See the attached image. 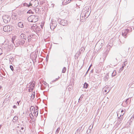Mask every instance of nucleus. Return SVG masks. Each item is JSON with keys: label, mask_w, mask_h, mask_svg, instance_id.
I'll return each mask as SVG.
<instances>
[{"label": "nucleus", "mask_w": 134, "mask_h": 134, "mask_svg": "<svg viewBox=\"0 0 134 134\" xmlns=\"http://www.w3.org/2000/svg\"><path fill=\"white\" fill-rule=\"evenodd\" d=\"M120 42L121 43H124L125 42V40L124 41H122V40L120 41Z\"/></svg>", "instance_id": "79ce46f5"}, {"label": "nucleus", "mask_w": 134, "mask_h": 134, "mask_svg": "<svg viewBox=\"0 0 134 134\" xmlns=\"http://www.w3.org/2000/svg\"><path fill=\"white\" fill-rule=\"evenodd\" d=\"M10 68L12 71H14L13 67L12 65H10Z\"/></svg>", "instance_id": "c9c22d12"}, {"label": "nucleus", "mask_w": 134, "mask_h": 134, "mask_svg": "<svg viewBox=\"0 0 134 134\" xmlns=\"http://www.w3.org/2000/svg\"><path fill=\"white\" fill-rule=\"evenodd\" d=\"M19 102H18H18H17V103H18V105H19Z\"/></svg>", "instance_id": "8fccbe9b"}, {"label": "nucleus", "mask_w": 134, "mask_h": 134, "mask_svg": "<svg viewBox=\"0 0 134 134\" xmlns=\"http://www.w3.org/2000/svg\"><path fill=\"white\" fill-rule=\"evenodd\" d=\"M132 29L131 27H128V28L125 29L124 30L122 31V35L125 38H126L127 36V34L130 31H132Z\"/></svg>", "instance_id": "20e7f679"}, {"label": "nucleus", "mask_w": 134, "mask_h": 134, "mask_svg": "<svg viewBox=\"0 0 134 134\" xmlns=\"http://www.w3.org/2000/svg\"><path fill=\"white\" fill-rule=\"evenodd\" d=\"M81 98H80H80H79V101H81Z\"/></svg>", "instance_id": "3c124183"}, {"label": "nucleus", "mask_w": 134, "mask_h": 134, "mask_svg": "<svg viewBox=\"0 0 134 134\" xmlns=\"http://www.w3.org/2000/svg\"><path fill=\"white\" fill-rule=\"evenodd\" d=\"M82 127H79L77 130L75 132V134H80V131L81 130Z\"/></svg>", "instance_id": "f3484780"}, {"label": "nucleus", "mask_w": 134, "mask_h": 134, "mask_svg": "<svg viewBox=\"0 0 134 134\" xmlns=\"http://www.w3.org/2000/svg\"><path fill=\"white\" fill-rule=\"evenodd\" d=\"M103 41L102 40H100L98 42L96 45V47H99V49H100L103 45V43H102Z\"/></svg>", "instance_id": "1a4fd4ad"}, {"label": "nucleus", "mask_w": 134, "mask_h": 134, "mask_svg": "<svg viewBox=\"0 0 134 134\" xmlns=\"http://www.w3.org/2000/svg\"><path fill=\"white\" fill-rule=\"evenodd\" d=\"M2 88V86H0V90Z\"/></svg>", "instance_id": "bf43d9fd"}, {"label": "nucleus", "mask_w": 134, "mask_h": 134, "mask_svg": "<svg viewBox=\"0 0 134 134\" xmlns=\"http://www.w3.org/2000/svg\"><path fill=\"white\" fill-rule=\"evenodd\" d=\"M83 94L81 95V97H80V98H81V99H82L83 97Z\"/></svg>", "instance_id": "de8ad7c7"}, {"label": "nucleus", "mask_w": 134, "mask_h": 134, "mask_svg": "<svg viewBox=\"0 0 134 134\" xmlns=\"http://www.w3.org/2000/svg\"><path fill=\"white\" fill-rule=\"evenodd\" d=\"M133 119H134V116H133Z\"/></svg>", "instance_id": "774afa93"}, {"label": "nucleus", "mask_w": 134, "mask_h": 134, "mask_svg": "<svg viewBox=\"0 0 134 134\" xmlns=\"http://www.w3.org/2000/svg\"><path fill=\"white\" fill-rule=\"evenodd\" d=\"M38 17L37 15H31L28 17V21L30 22H36L38 21Z\"/></svg>", "instance_id": "7ed1b4c3"}, {"label": "nucleus", "mask_w": 134, "mask_h": 134, "mask_svg": "<svg viewBox=\"0 0 134 134\" xmlns=\"http://www.w3.org/2000/svg\"><path fill=\"white\" fill-rule=\"evenodd\" d=\"M34 36V35L33 34H31L28 36L27 37L28 42H30V41H31L32 38H33V37Z\"/></svg>", "instance_id": "2eb2a0df"}, {"label": "nucleus", "mask_w": 134, "mask_h": 134, "mask_svg": "<svg viewBox=\"0 0 134 134\" xmlns=\"http://www.w3.org/2000/svg\"><path fill=\"white\" fill-rule=\"evenodd\" d=\"M10 61H11V60H10Z\"/></svg>", "instance_id": "0e129e2a"}, {"label": "nucleus", "mask_w": 134, "mask_h": 134, "mask_svg": "<svg viewBox=\"0 0 134 134\" xmlns=\"http://www.w3.org/2000/svg\"><path fill=\"white\" fill-rule=\"evenodd\" d=\"M12 17L13 19L14 20L16 19H17V15H15L13 14L12 16Z\"/></svg>", "instance_id": "a878e982"}, {"label": "nucleus", "mask_w": 134, "mask_h": 134, "mask_svg": "<svg viewBox=\"0 0 134 134\" xmlns=\"http://www.w3.org/2000/svg\"><path fill=\"white\" fill-rule=\"evenodd\" d=\"M35 56H36V54H35ZM37 57V55H36V56H35V58H34L36 59V58Z\"/></svg>", "instance_id": "864d4df0"}, {"label": "nucleus", "mask_w": 134, "mask_h": 134, "mask_svg": "<svg viewBox=\"0 0 134 134\" xmlns=\"http://www.w3.org/2000/svg\"><path fill=\"white\" fill-rule=\"evenodd\" d=\"M109 76L108 74H107L106 75L105 77L104 78V80L105 81H107L109 79Z\"/></svg>", "instance_id": "4be33fe9"}, {"label": "nucleus", "mask_w": 134, "mask_h": 134, "mask_svg": "<svg viewBox=\"0 0 134 134\" xmlns=\"http://www.w3.org/2000/svg\"><path fill=\"white\" fill-rule=\"evenodd\" d=\"M3 53V52L2 49L0 48V55Z\"/></svg>", "instance_id": "4c0bfd02"}, {"label": "nucleus", "mask_w": 134, "mask_h": 134, "mask_svg": "<svg viewBox=\"0 0 134 134\" xmlns=\"http://www.w3.org/2000/svg\"><path fill=\"white\" fill-rule=\"evenodd\" d=\"M37 108L35 109V107H34L31 106L30 108V110L31 112L36 117H37L38 114V108L37 106Z\"/></svg>", "instance_id": "423d86ee"}, {"label": "nucleus", "mask_w": 134, "mask_h": 134, "mask_svg": "<svg viewBox=\"0 0 134 134\" xmlns=\"http://www.w3.org/2000/svg\"><path fill=\"white\" fill-rule=\"evenodd\" d=\"M70 2V1H68V0H64L62 3L63 4L65 5L68 4Z\"/></svg>", "instance_id": "412c9836"}, {"label": "nucleus", "mask_w": 134, "mask_h": 134, "mask_svg": "<svg viewBox=\"0 0 134 134\" xmlns=\"http://www.w3.org/2000/svg\"><path fill=\"white\" fill-rule=\"evenodd\" d=\"M83 50H85V49H84V48H80V51H83Z\"/></svg>", "instance_id": "58836bf2"}, {"label": "nucleus", "mask_w": 134, "mask_h": 134, "mask_svg": "<svg viewBox=\"0 0 134 134\" xmlns=\"http://www.w3.org/2000/svg\"><path fill=\"white\" fill-rule=\"evenodd\" d=\"M2 127V125H0V129H1V128Z\"/></svg>", "instance_id": "4d7b16f0"}, {"label": "nucleus", "mask_w": 134, "mask_h": 134, "mask_svg": "<svg viewBox=\"0 0 134 134\" xmlns=\"http://www.w3.org/2000/svg\"><path fill=\"white\" fill-rule=\"evenodd\" d=\"M40 28L38 26L37 27L36 29H35L34 31L35 32H37V31H40Z\"/></svg>", "instance_id": "b1692460"}, {"label": "nucleus", "mask_w": 134, "mask_h": 134, "mask_svg": "<svg viewBox=\"0 0 134 134\" xmlns=\"http://www.w3.org/2000/svg\"><path fill=\"white\" fill-rule=\"evenodd\" d=\"M30 117L31 118H32V117H33L34 115H33L32 113L31 114H31H30Z\"/></svg>", "instance_id": "a19ab883"}, {"label": "nucleus", "mask_w": 134, "mask_h": 134, "mask_svg": "<svg viewBox=\"0 0 134 134\" xmlns=\"http://www.w3.org/2000/svg\"><path fill=\"white\" fill-rule=\"evenodd\" d=\"M90 8L89 6H86L82 10L81 13L82 15H84L85 19L86 18H87L90 14L91 11L90 10Z\"/></svg>", "instance_id": "f257e3e1"}, {"label": "nucleus", "mask_w": 134, "mask_h": 134, "mask_svg": "<svg viewBox=\"0 0 134 134\" xmlns=\"http://www.w3.org/2000/svg\"><path fill=\"white\" fill-rule=\"evenodd\" d=\"M87 72H88L87 71L86 73V74H87Z\"/></svg>", "instance_id": "69168bd1"}, {"label": "nucleus", "mask_w": 134, "mask_h": 134, "mask_svg": "<svg viewBox=\"0 0 134 134\" xmlns=\"http://www.w3.org/2000/svg\"><path fill=\"white\" fill-rule=\"evenodd\" d=\"M121 115H120V117H121Z\"/></svg>", "instance_id": "338daca9"}, {"label": "nucleus", "mask_w": 134, "mask_h": 134, "mask_svg": "<svg viewBox=\"0 0 134 134\" xmlns=\"http://www.w3.org/2000/svg\"><path fill=\"white\" fill-rule=\"evenodd\" d=\"M88 85L86 82H85L83 85V87L84 88H87Z\"/></svg>", "instance_id": "5701e85b"}, {"label": "nucleus", "mask_w": 134, "mask_h": 134, "mask_svg": "<svg viewBox=\"0 0 134 134\" xmlns=\"http://www.w3.org/2000/svg\"><path fill=\"white\" fill-rule=\"evenodd\" d=\"M124 112V110H122L121 111V113L123 112Z\"/></svg>", "instance_id": "6e6d98bb"}, {"label": "nucleus", "mask_w": 134, "mask_h": 134, "mask_svg": "<svg viewBox=\"0 0 134 134\" xmlns=\"http://www.w3.org/2000/svg\"><path fill=\"white\" fill-rule=\"evenodd\" d=\"M124 114V113H123V114H121V115H123Z\"/></svg>", "instance_id": "052dcab7"}, {"label": "nucleus", "mask_w": 134, "mask_h": 134, "mask_svg": "<svg viewBox=\"0 0 134 134\" xmlns=\"http://www.w3.org/2000/svg\"><path fill=\"white\" fill-rule=\"evenodd\" d=\"M60 129V127H58L57 130L55 132V134H58L59 133V131Z\"/></svg>", "instance_id": "c756f323"}, {"label": "nucleus", "mask_w": 134, "mask_h": 134, "mask_svg": "<svg viewBox=\"0 0 134 134\" xmlns=\"http://www.w3.org/2000/svg\"><path fill=\"white\" fill-rule=\"evenodd\" d=\"M35 81H33L31 83H30V89H29V92L32 91L34 88L35 86Z\"/></svg>", "instance_id": "9b49d317"}, {"label": "nucleus", "mask_w": 134, "mask_h": 134, "mask_svg": "<svg viewBox=\"0 0 134 134\" xmlns=\"http://www.w3.org/2000/svg\"><path fill=\"white\" fill-rule=\"evenodd\" d=\"M12 41L16 46L19 45H23L25 42V41L21 39H16L15 38H12Z\"/></svg>", "instance_id": "f03ea898"}, {"label": "nucleus", "mask_w": 134, "mask_h": 134, "mask_svg": "<svg viewBox=\"0 0 134 134\" xmlns=\"http://www.w3.org/2000/svg\"><path fill=\"white\" fill-rule=\"evenodd\" d=\"M116 75V71L114 70L112 73V76L113 77L115 76Z\"/></svg>", "instance_id": "bb28decb"}, {"label": "nucleus", "mask_w": 134, "mask_h": 134, "mask_svg": "<svg viewBox=\"0 0 134 134\" xmlns=\"http://www.w3.org/2000/svg\"><path fill=\"white\" fill-rule=\"evenodd\" d=\"M85 17H84V15H82V14L81 13L80 15V20L82 22H83L84 21V20L85 19Z\"/></svg>", "instance_id": "a211bd4d"}, {"label": "nucleus", "mask_w": 134, "mask_h": 134, "mask_svg": "<svg viewBox=\"0 0 134 134\" xmlns=\"http://www.w3.org/2000/svg\"><path fill=\"white\" fill-rule=\"evenodd\" d=\"M35 92H34L32 94L31 97L33 99H34L35 97Z\"/></svg>", "instance_id": "c85d7f7f"}, {"label": "nucleus", "mask_w": 134, "mask_h": 134, "mask_svg": "<svg viewBox=\"0 0 134 134\" xmlns=\"http://www.w3.org/2000/svg\"><path fill=\"white\" fill-rule=\"evenodd\" d=\"M18 118L17 117L15 116H14L13 119V122H15L16 120L18 119Z\"/></svg>", "instance_id": "393cba45"}, {"label": "nucleus", "mask_w": 134, "mask_h": 134, "mask_svg": "<svg viewBox=\"0 0 134 134\" xmlns=\"http://www.w3.org/2000/svg\"><path fill=\"white\" fill-rule=\"evenodd\" d=\"M18 26L21 28H23L24 26V23L22 22H19L18 24Z\"/></svg>", "instance_id": "dca6fc26"}, {"label": "nucleus", "mask_w": 134, "mask_h": 134, "mask_svg": "<svg viewBox=\"0 0 134 134\" xmlns=\"http://www.w3.org/2000/svg\"><path fill=\"white\" fill-rule=\"evenodd\" d=\"M129 98H127V99L126 101H125V102L126 103V104H128V103H130V102H131V100H130V101H128V100H129Z\"/></svg>", "instance_id": "2f4dec72"}, {"label": "nucleus", "mask_w": 134, "mask_h": 134, "mask_svg": "<svg viewBox=\"0 0 134 134\" xmlns=\"http://www.w3.org/2000/svg\"><path fill=\"white\" fill-rule=\"evenodd\" d=\"M119 120L118 121V123L119 124H120L121 122V118H120V117H119Z\"/></svg>", "instance_id": "473e14b6"}, {"label": "nucleus", "mask_w": 134, "mask_h": 134, "mask_svg": "<svg viewBox=\"0 0 134 134\" xmlns=\"http://www.w3.org/2000/svg\"><path fill=\"white\" fill-rule=\"evenodd\" d=\"M37 26L36 24H34L33 26H31V28L34 31L35 29H36Z\"/></svg>", "instance_id": "aec40b11"}, {"label": "nucleus", "mask_w": 134, "mask_h": 134, "mask_svg": "<svg viewBox=\"0 0 134 134\" xmlns=\"http://www.w3.org/2000/svg\"><path fill=\"white\" fill-rule=\"evenodd\" d=\"M27 13H32L33 14L34 13L33 12H32V10H29V11H27Z\"/></svg>", "instance_id": "f704fd0d"}, {"label": "nucleus", "mask_w": 134, "mask_h": 134, "mask_svg": "<svg viewBox=\"0 0 134 134\" xmlns=\"http://www.w3.org/2000/svg\"><path fill=\"white\" fill-rule=\"evenodd\" d=\"M23 131H19V130L17 131V133L18 134H23Z\"/></svg>", "instance_id": "7c9ffc66"}, {"label": "nucleus", "mask_w": 134, "mask_h": 134, "mask_svg": "<svg viewBox=\"0 0 134 134\" xmlns=\"http://www.w3.org/2000/svg\"><path fill=\"white\" fill-rule=\"evenodd\" d=\"M3 0H0V4H1Z\"/></svg>", "instance_id": "49530a36"}, {"label": "nucleus", "mask_w": 134, "mask_h": 134, "mask_svg": "<svg viewBox=\"0 0 134 134\" xmlns=\"http://www.w3.org/2000/svg\"><path fill=\"white\" fill-rule=\"evenodd\" d=\"M90 72L91 73H93V70L92 69L91 70Z\"/></svg>", "instance_id": "09e8293b"}, {"label": "nucleus", "mask_w": 134, "mask_h": 134, "mask_svg": "<svg viewBox=\"0 0 134 134\" xmlns=\"http://www.w3.org/2000/svg\"><path fill=\"white\" fill-rule=\"evenodd\" d=\"M125 62H124V63L122 65V67L119 70V71H121L124 69V67L125 66L126 64L125 63Z\"/></svg>", "instance_id": "6ab92c4d"}, {"label": "nucleus", "mask_w": 134, "mask_h": 134, "mask_svg": "<svg viewBox=\"0 0 134 134\" xmlns=\"http://www.w3.org/2000/svg\"><path fill=\"white\" fill-rule=\"evenodd\" d=\"M105 92H107V90H105Z\"/></svg>", "instance_id": "13d9d810"}, {"label": "nucleus", "mask_w": 134, "mask_h": 134, "mask_svg": "<svg viewBox=\"0 0 134 134\" xmlns=\"http://www.w3.org/2000/svg\"><path fill=\"white\" fill-rule=\"evenodd\" d=\"M20 38L22 40H26V35L24 34H22L20 36Z\"/></svg>", "instance_id": "4468645a"}, {"label": "nucleus", "mask_w": 134, "mask_h": 134, "mask_svg": "<svg viewBox=\"0 0 134 134\" xmlns=\"http://www.w3.org/2000/svg\"><path fill=\"white\" fill-rule=\"evenodd\" d=\"M92 64L90 66H89V68H88V70H87V72H88V71L90 70V68L91 67V66H92Z\"/></svg>", "instance_id": "ea45409f"}, {"label": "nucleus", "mask_w": 134, "mask_h": 134, "mask_svg": "<svg viewBox=\"0 0 134 134\" xmlns=\"http://www.w3.org/2000/svg\"><path fill=\"white\" fill-rule=\"evenodd\" d=\"M30 4L32 7H37L39 4V2L37 0H31L30 1Z\"/></svg>", "instance_id": "0eeeda50"}, {"label": "nucleus", "mask_w": 134, "mask_h": 134, "mask_svg": "<svg viewBox=\"0 0 134 134\" xmlns=\"http://www.w3.org/2000/svg\"><path fill=\"white\" fill-rule=\"evenodd\" d=\"M3 21L5 23H7L10 21V18L8 15H4L3 17Z\"/></svg>", "instance_id": "9d476101"}, {"label": "nucleus", "mask_w": 134, "mask_h": 134, "mask_svg": "<svg viewBox=\"0 0 134 134\" xmlns=\"http://www.w3.org/2000/svg\"><path fill=\"white\" fill-rule=\"evenodd\" d=\"M66 70V68L65 67H64L62 69V72L63 73H64L65 72Z\"/></svg>", "instance_id": "cd10ccee"}, {"label": "nucleus", "mask_w": 134, "mask_h": 134, "mask_svg": "<svg viewBox=\"0 0 134 134\" xmlns=\"http://www.w3.org/2000/svg\"><path fill=\"white\" fill-rule=\"evenodd\" d=\"M109 92V91H108L107 92V93L108 92Z\"/></svg>", "instance_id": "e2e57ef3"}, {"label": "nucleus", "mask_w": 134, "mask_h": 134, "mask_svg": "<svg viewBox=\"0 0 134 134\" xmlns=\"http://www.w3.org/2000/svg\"><path fill=\"white\" fill-rule=\"evenodd\" d=\"M44 84L45 85H46L47 86V83L46 82H44Z\"/></svg>", "instance_id": "a18cd8bd"}, {"label": "nucleus", "mask_w": 134, "mask_h": 134, "mask_svg": "<svg viewBox=\"0 0 134 134\" xmlns=\"http://www.w3.org/2000/svg\"><path fill=\"white\" fill-rule=\"evenodd\" d=\"M24 127H22L21 128V130H23V132H24L25 131V130H24Z\"/></svg>", "instance_id": "37998d69"}, {"label": "nucleus", "mask_w": 134, "mask_h": 134, "mask_svg": "<svg viewBox=\"0 0 134 134\" xmlns=\"http://www.w3.org/2000/svg\"><path fill=\"white\" fill-rule=\"evenodd\" d=\"M25 6H26L27 7H29L30 6H31V4H30V2L29 4H28L27 3H26L25 4Z\"/></svg>", "instance_id": "e433bc0d"}, {"label": "nucleus", "mask_w": 134, "mask_h": 134, "mask_svg": "<svg viewBox=\"0 0 134 134\" xmlns=\"http://www.w3.org/2000/svg\"><path fill=\"white\" fill-rule=\"evenodd\" d=\"M35 10L36 13H38L39 11V8H36L35 9Z\"/></svg>", "instance_id": "72a5a7b5"}, {"label": "nucleus", "mask_w": 134, "mask_h": 134, "mask_svg": "<svg viewBox=\"0 0 134 134\" xmlns=\"http://www.w3.org/2000/svg\"><path fill=\"white\" fill-rule=\"evenodd\" d=\"M13 108L16 109L17 108V107L15 105H14L13 106Z\"/></svg>", "instance_id": "c03bdc74"}, {"label": "nucleus", "mask_w": 134, "mask_h": 134, "mask_svg": "<svg viewBox=\"0 0 134 134\" xmlns=\"http://www.w3.org/2000/svg\"><path fill=\"white\" fill-rule=\"evenodd\" d=\"M50 27L51 29H54L57 25V23L55 21H52L50 24Z\"/></svg>", "instance_id": "6e6552de"}, {"label": "nucleus", "mask_w": 134, "mask_h": 134, "mask_svg": "<svg viewBox=\"0 0 134 134\" xmlns=\"http://www.w3.org/2000/svg\"><path fill=\"white\" fill-rule=\"evenodd\" d=\"M58 79L56 78V79H55V81H56L57 80H58Z\"/></svg>", "instance_id": "5fc2aeb1"}, {"label": "nucleus", "mask_w": 134, "mask_h": 134, "mask_svg": "<svg viewBox=\"0 0 134 134\" xmlns=\"http://www.w3.org/2000/svg\"><path fill=\"white\" fill-rule=\"evenodd\" d=\"M3 30L5 32H10L11 30L10 29V27L9 26H4L3 29Z\"/></svg>", "instance_id": "f8f14e48"}, {"label": "nucleus", "mask_w": 134, "mask_h": 134, "mask_svg": "<svg viewBox=\"0 0 134 134\" xmlns=\"http://www.w3.org/2000/svg\"><path fill=\"white\" fill-rule=\"evenodd\" d=\"M113 44L110 43H108V44L104 49V54L107 55L109 51L110 50V48L112 46Z\"/></svg>", "instance_id": "39448f33"}, {"label": "nucleus", "mask_w": 134, "mask_h": 134, "mask_svg": "<svg viewBox=\"0 0 134 134\" xmlns=\"http://www.w3.org/2000/svg\"><path fill=\"white\" fill-rule=\"evenodd\" d=\"M14 59V58H12L11 59V60H13Z\"/></svg>", "instance_id": "603ef678"}, {"label": "nucleus", "mask_w": 134, "mask_h": 134, "mask_svg": "<svg viewBox=\"0 0 134 134\" xmlns=\"http://www.w3.org/2000/svg\"><path fill=\"white\" fill-rule=\"evenodd\" d=\"M68 23V22L66 20L63 19L60 21V25L64 26L67 25Z\"/></svg>", "instance_id": "ddd939ff"}, {"label": "nucleus", "mask_w": 134, "mask_h": 134, "mask_svg": "<svg viewBox=\"0 0 134 134\" xmlns=\"http://www.w3.org/2000/svg\"><path fill=\"white\" fill-rule=\"evenodd\" d=\"M19 131H23V130H19Z\"/></svg>", "instance_id": "680f3d73"}]
</instances>
